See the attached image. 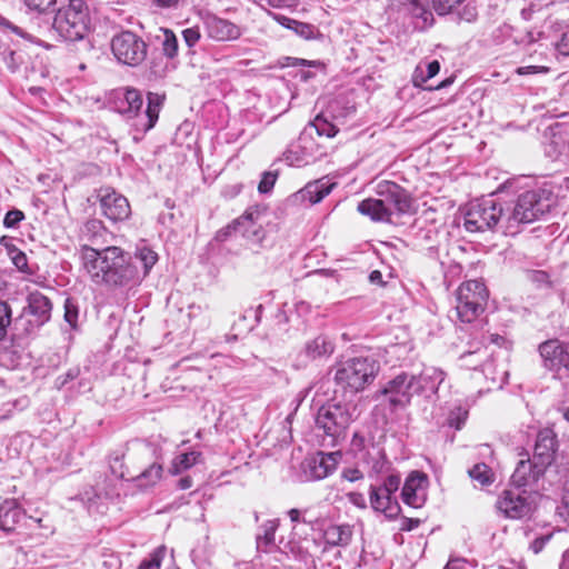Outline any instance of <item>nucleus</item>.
<instances>
[{
    "label": "nucleus",
    "mask_w": 569,
    "mask_h": 569,
    "mask_svg": "<svg viewBox=\"0 0 569 569\" xmlns=\"http://www.w3.org/2000/svg\"><path fill=\"white\" fill-rule=\"evenodd\" d=\"M80 257L84 270L97 284L122 287L140 280L137 267L130 262V256L119 247L94 248L82 244Z\"/></svg>",
    "instance_id": "f257e3e1"
},
{
    "label": "nucleus",
    "mask_w": 569,
    "mask_h": 569,
    "mask_svg": "<svg viewBox=\"0 0 569 569\" xmlns=\"http://www.w3.org/2000/svg\"><path fill=\"white\" fill-rule=\"evenodd\" d=\"M553 204L550 190L538 188L522 192L515 201L503 203L502 234H518L522 226L539 220Z\"/></svg>",
    "instance_id": "f03ea898"
},
{
    "label": "nucleus",
    "mask_w": 569,
    "mask_h": 569,
    "mask_svg": "<svg viewBox=\"0 0 569 569\" xmlns=\"http://www.w3.org/2000/svg\"><path fill=\"white\" fill-rule=\"evenodd\" d=\"M405 10L417 20V27L426 29L435 22L433 13L438 16L453 14L457 21L472 23L478 18L476 0H406Z\"/></svg>",
    "instance_id": "7ed1b4c3"
},
{
    "label": "nucleus",
    "mask_w": 569,
    "mask_h": 569,
    "mask_svg": "<svg viewBox=\"0 0 569 569\" xmlns=\"http://www.w3.org/2000/svg\"><path fill=\"white\" fill-rule=\"evenodd\" d=\"M128 460L136 465L140 471L137 475L128 469L130 481L141 490L157 486L163 478V458L161 448L152 442L136 441L128 448Z\"/></svg>",
    "instance_id": "20e7f679"
},
{
    "label": "nucleus",
    "mask_w": 569,
    "mask_h": 569,
    "mask_svg": "<svg viewBox=\"0 0 569 569\" xmlns=\"http://www.w3.org/2000/svg\"><path fill=\"white\" fill-rule=\"evenodd\" d=\"M54 12L52 22L47 19L44 26L39 24L40 29L54 30L61 39L70 42L80 41L89 33L91 19L84 0H69L67 6Z\"/></svg>",
    "instance_id": "39448f33"
},
{
    "label": "nucleus",
    "mask_w": 569,
    "mask_h": 569,
    "mask_svg": "<svg viewBox=\"0 0 569 569\" xmlns=\"http://www.w3.org/2000/svg\"><path fill=\"white\" fill-rule=\"evenodd\" d=\"M357 418V406L351 401H331L322 405L315 417L316 428L325 440L335 446L343 438L350 423Z\"/></svg>",
    "instance_id": "423d86ee"
},
{
    "label": "nucleus",
    "mask_w": 569,
    "mask_h": 569,
    "mask_svg": "<svg viewBox=\"0 0 569 569\" xmlns=\"http://www.w3.org/2000/svg\"><path fill=\"white\" fill-rule=\"evenodd\" d=\"M27 305L13 319V337L26 339L36 336L50 321L52 302L40 291H32L26 298Z\"/></svg>",
    "instance_id": "0eeeda50"
},
{
    "label": "nucleus",
    "mask_w": 569,
    "mask_h": 569,
    "mask_svg": "<svg viewBox=\"0 0 569 569\" xmlns=\"http://www.w3.org/2000/svg\"><path fill=\"white\" fill-rule=\"evenodd\" d=\"M380 366L369 357H356L341 362L335 372V381L345 390L357 393L373 382Z\"/></svg>",
    "instance_id": "6e6552de"
},
{
    "label": "nucleus",
    "mask_w": 569,
    "mask_h": 569,
    "mask_svg": "<svg viewBox=\"0 0 569 569\" xmlns=\"http://www.w3.org/2000/svg\"><path fill=\"white\" fill-rule=\"evenodd\" d=\"M503 203L482 198L471 201L465 213L463 226L469 232L497 231L502 233Z\"/></svg>",
    "instance_id": "1a4fd4ad"
},
{
    "label": "nucleus",
    "mask_w": 569,
    "mask_h": 569,
    "mask_svg": "<svg viewBox=\"0 0 569 569\" xmlns=\"http://www.w3.org/2000/svg\"><path fill=\"white\" fill-rule=\"evenodd\" d=\"M121 106L119 111L128 117H138V127H141L144 132L154 127L158 121L159 112L163 104L164 96L156 92H149L147 96V108L142 114L140 110L143 104L142 94L138 89L126 88L122 93Z\"/></svg>",
    "instance_id": "9d476101"
},
{
    "label": "nucleus",
    "mask_w": 569,
    "mask_h": 569,
    "mask_svg": "<svg viewBox=\"0 0 569 569\" xmlns=\"http://www.w3.org/2000/svg\"><path fill=\"white\" fill-rule=\"evenodd\" d=\"M488 291L480 280L461 283L457 290L456 315L461 322L470 323L483 312Z\"/></svg>",
    "instance_id": "9b49d317"
},
{
    "label": "nucleus",
    "mask_w": 569,
    "mask_h": 569,
    "mask_svg": "<svg viewBox=\"0 0 569 569\" xmlns=\"http://www.w3.org/2000/svg\"><path fill=\"white\" fill-rule=\"evenodd\" d=\"M111 51L118 62L138 67L147 58L148 44L137 33L126 30L112 37Z\"/></svg>",
    "instance_id": "f8f14e48"
},
{
    "label": "nucleus",
    "mask_w": 569,
    "mask_h": 569,
    "mask_svg": "<svg viewBox=\"0 0 569 569\" xmlns=\"http://www.w3.org/2000/svg\"><path fill=\"white\" fill-rule=\"evenodd\" d=\"M415 388L413 375L403 371L389 379L376 398L382 397L391 411L402 410L411 403Z\"/></svg>",
    "instance_id": "ddd939ff"
},
{
    "label": "nucleus",
    "mask_w": 569,
    "mask_h": 569,
    "mask_svg": "<svg viewBox=\"0 0 569 569\" xmlns=\"http://www.w3.org/2000/svg\"><path fill=\"white\" fill-rule=\"evenodd\" d=\"M497 508L507 518L523 519L532 515L536 505L527 491L505 490L497 500Z\"/></svg>",
    "instance_id": "4468645a"
},
{
    "label": "nucleus",
    "mask_w": 569,
    "mask_h": 569,
    "mask_svg": "<svg viewBox=\"0 0 569 569\" xmlns=\"http://www.w3.org/2000/svg\"><path fill=\"white\" fill-rule=\"evenodd\" d=\"M335 342L327 335H318L305 342L297 353L293 368L297 370L307 368L312 362L327 360L335 351Z\"/></svg>",
    "instance_id": "2eb2a0df"
},
{
    "label": "nucleus",
    "mask_w": 569,
    "mask_h": 569,
    "mask_svg": "<svg viewBox=\"0 0 569 569\" xmlns=\"http://www.w3.org/2000/svg\"><path fill=\"white\" fill-rule=\"evenodd\" d=\"M538 350L547 370L569 373V341L550 339L540 343Z\"/></svg>",
    "instance_id": "dca6fc26"
},
{
    "label": "nucleus",
    "mask_w": 569,
    "mask_h": 569,
    "mask_svg": "<svg viewBox=\"0 0 569 569\" xmlns=\"http://www.w3.org/2000/svg\"><path fill=\"white\" fill-rule=\"evenodd\" d=\"M376 193L385 203L401 214L412 212L413 201L405 188L389 180H381L376 186Z\"/></svg>",
    "instance_id": "f3484780"
},
{
    "label": "nucleus",
    "mask_w": 569,
    "mask_h": 569,
    "mask_svg": "<svg viewBox=\"0 0 569 569\" xmlns=\"http://www.w3.org/2000/svg\"><path fill=\"white\" fill-rule=\"evenodd\" d=\"M102 214L113 222L123 221L131 214L126 197L111 188H101L98 193Z\"/></svg>",
    "instance_id": "a211bd4d"
},
{
    "label": "nucleus",
    "mask_w": 569,
    "mask_h": 569,
    "mask_svg": "<svg viewBox=\"0 0 569 569\" xmlns=\"http://www.w3.org/2000/svg\"><path fill=\"white\" fill-rule=\"evenodd\" d=\"M428 477L426 473L415 470L407 477L402 490V501L412 508H421L427 500Z\"/></svg>",
    "instance_id": "6ab92c4d"
},
{
    "label": "nucleus",
    "mask_w": 569,
    "mask_h": 569,
    "mask_svg": "<svg viewBox=\"0 0 569 569\" xmlns=\"http://www.w3.org/2000/svg\"><path fill=\"white\" fill-rule=\"evenodd\" d=\"M254 216H257V213L246 212L232 223L228 224L226 229L219 231L218 238L222 239V234L228 236L232 232H240L249 241L261 244L266 237V230L261 223L254 220Z\"/></svg>",
    "instance_id": "aec40b11"
},
{
    "label": "nucleus",
    "mask_w": 569,
    "mask_h": 569,
    "mask_svg": "<svg viewBox=\"0 0 569 569\" xmlns=\"http://www.w3.org/2000/svg\"><path fill=\"white\" fill-rule=\"evenodd\" d=\"M338 463L337 452H318L317 455L305 460V473L310 480H321L331 475Z\"/></svg>",
    "instance_id": "412c9836"
},
{
    "label": "nucleus",
    "mask_w": 569,
    "mask_h": 569,
    "mask_svg": "<svg viewBox=\"0 0 569 569\" xmlns=\"http://www.w3.org/2000/svg\"><path fill=\"white\" fill-rule=\"evenodd\" d=\"M203 23L208 37L216 41H232L241 36L239 26L214 14H207L203 18Z\"/></svg>",
    "instance_id": "4be33fe9"
},
{
    "label": "nucleus",
    "mask_w": 569,
    "mask_h": 569,
    "mask_svg": "<svg viewBox=\"0 0 569 569\" xmlns=\"http://www.w3.org/2000/svg\"><path fill=\"white\" fill-rule=\"evenodd\" d=\"M557 449L558 439L556 432L551 428H543L537 435L532 458L548 468L555 460Z\"/></svg>",
    "instance_id": "5701e85b"
},
{
    "label": "nucleus",
    "mask_w": 569,
    "mask_h": 569,
    "mask_svg": "<svg viewBox=\"0 0 569 569\" xmlns=\"http://www.w3.org/2000/svg\"><path fill=\"white\" fill-rule=\"evenodd\" d=\"M547 468L535 458L521 459L511 476V482L517 488L535 485L546 472Z\"/></svg>",
    "instance_id": "b1692460"
},
{
    "label": "nucleus",
    "mask_w": 569,
    "mask_h": 569,
    "mask_svg": "<svg viewBox=\"0 0 569 569\" xmlns=\"http://www.w3.org/2000/svg\"><path fill=\"white\" fill-rule=\"evenodd\" d=\"M369 500L375 511L382 512L387 518H397L400 513V506L396 496L385 492L377 485H371L369 489Z\"/></svg>",
    "instance_id": "393cba45"
},
{
    "label": "nucleus",
    "mask_w": 569,
    "mask_h": 569,
    "mask_svg": "<svg viewBox=\"0 0 569 569\" xmlns=\"http://www.w3.org/2000/svg\"><path fill=\"white\" fill-rule=\"evenodd\" d=\"M445 372L435 367L425 368L419 375H413L416 395L430 397L435 395L445 380Z\"/></svg>",
    "instance_id": "a878e982"
},
{
    "label": "nucleus",
    "mask_w": 569,
    "mask_h": 569,
    "mask_svg": "<svg viewBox=\"0 0 569 569\" xmlns=\"http://www.w3.org/2000/svg\"><path fill=\"white\" fill-rule=\"evenodd\" d=\"M280 526V519L273 518L258 526L256 532L257 549L262 552H271L278 548L276 533Z\"/></svg>",
    "instance_id": "bb28decb"
},
{
    "label": "nucleus",
    "mask_w": 569,
    "mask_h": 569,
    "mask_svg": "<svg viewBox=\"0 0 569 569\" xmlns=\"http://www.w3.org/2000/svg\"><path fill=\"white\" fill-rule=\"evenodd\" d=\"M24 510L14 499H6L0 505V529L4 532H13L24 518Z\"/></svg>",
    "instance_id": "cd10ccee"
},
{
    "label": "nucleus",
    "mask_w": 569,
    "mask_h": 569,
    "mask_svg": "<svg viewBox=\"0 0 569 569\" xmlns=\"http://www.w3.org/2000/svg\"><path fill=\"white\" fill-rule=\"evenodd\" d=\"M108 237L107 228L98 219L88 220L80 230V239L86 242L84 244L94 248H101V246L106 244Z\"/></svg>",
    "instance_id": "c85d7f7f"
},
{
    "label": "nucleus",
    "mask_w": 569,
    "mask_h": 569,
    "mask_svg": "<svg viewBox=\"0 0 569 569\" xmlns=\"http://www.w3.org/2000/svg\"><path fill=\"white\" fill-rule=\"evenodd\" d=\"M358 211L370 217L373 221H389L392 210L389 208L385 200H378L375 198H368L359 202Z\"/></svg>",
    "instance_id": "c756f323"
},
{
    "label": "nucleus",
    "mask_w": 569,
    "mask_h": 569,
    "mask_svg": "<svg viewBox=\"0 0 569 569\" xmlns=\"http://www.w3.org/2000/svg\"><path fill=\"white\" fill-rule=\"evenodd\" d=\"M333 186V183L330 184L328 181L323 180L309 182L305 188L298 191L296 197H299L302 200H308L310 204H315L327 197L331 192Z\"/></svg>",
    "instance_id": "7c9ffc66"
},
{
    "label": "nucleus",
    "mask_w": 569,
    "mask_h": 569,
    "mask_svg": "<svg viewBox=\"0 0 569 569\" xmlns=\"http://www.w3.org/2000/svg\"><path fill=\"white\" fill-rule=\"evenodd\" d=\"M352 527L350 525H331L323 531V539L330 546H347L351 541Z\"/></svg>",
    "instance_id": "2f4dec72"
},
{
    "label": "nucleus",
    "mask_w": 569,
    "mask_h": 569,
    "mask_svg": "<svg viewBox=\"0 0 569 569\" xmlns=\"http://www.w3.org/2000/svg\"><path fill=\"white\" fill-rule=\"evenodd\" d=\"M523 272L527 281L530 282L536 290L549 293L553 289L555 280L548 271L526 269Z\"/></svg>",
    "instance_id": "473e14b6"
},
{
    "label": "nucleus",
    "mask_w": 569,
    "mask_h": 569,
    "mask_svg": "<svg viewBox=\"0 0 569 569\" xmlns=\"http://www.w3.org/2000/svg\"><path fill=\"white\" fill-rule=\"evenodd\" d=\"M361 460L370 466L375 475L381 473L388 463L382 448L376 443H371V450H367V455H363Z\"/></svg>",
    "instance_id": "72a5a7b5"
},
{
    "label": "nucleus",
    "mask_w": 569,
    "mask_h": 569,
    "mask_svg": "<svg viewBox=\"0 0 569 569\" xmlns=\"http://www.w3.org/2000/svg\"><path fill=\"white\" fill-rule=\"evenodd\" d=\"M286 513L291 522L292 536L299 535L300 525H307L312 528L313 525L317 522L316 519L309 517V509L291 508Z\"/></svg>",
    "instance_id": "f704fd0d"
},
{
    "label": "nucleus",
    "mask_w": 569,
    "mask_h": 569,
    "mask_svg": "<svg viewBox=\"0 0 569 569\" xmlns=\"http://www.w3.org/2000/svg\"><path fill=\"white\" fill-rule=\"evenodd\" d=\"M274 19L288 29H292L303 39H312L315 37L316 29L309 23L300 22L280 14L274 16Z\"/></svg>",
    "instance_id": "c9c22d12"
},
{
    "label": "nucleus",
    "mask_w": 569,
    "mask_h": 569,
    "mask_svg": "<svg viewBox=\"0 0 569 569\" xmlns=\"http://www.w3.org/2000/svg\"><path fill=\"white\" fill-rule=\"evenodd\" d=\"M201 457V452L199 451H190L178 455L171 463L170 472L172 475H179L192 466H194L199 458Z\"/></svg>",
    "instance_id": "e433bc0d"
},
{
    "label": "nucleus",
    "mask_w": 569,
    "mask_h": 569,
    "mask_svg": "<svg viewBox=\"0 0 569 569\" xmlns=\"http://www.w3.org/2000/svg\"><path fill=\"white\" fill-rule=\"evenodd\" d=\"M489 352L487 348L479 347L473 351L465 352L460 356V360L468 369L477 370L488 359Z\"/></svg>",
    "instance_id": "4c0bfd02"
},
{
    "label": "nucleus",
    "mask_w": 569,
    "mask_h": 569,
    "mask_svg": "<svg viewBox=\"0 0 569 569\" xmlns=\"http://www.w3.org/2000/svg\"><path fill=\"white\" fill-rule=\"evenodd\" d=\"M134 257L143 266L142 278H144L149 274L151 268L158 261V254L152 249L147 247L146 244L137 247Z\"/></svg>",
    "instance_id": "58836bf2"
},
{
    "label": "nucleus",
    "mask_w": 569,
    "mask_h": 569,
    "mask_svg": "<svg viewBox=\"0 0 569 569\" xmlns=\"http://www.w3.org/2000/svg\"><path fill=\"white\" fill-rule=\"evenodd\" d=\"M30 11L37 12L39 16H47L56 11L57 0H22Z\"/></svg>",
    "instance_id": "ea45409f"
},
{
    "label": "nucleus",
    "mask_w": 569,
    "mask_h": 569,
    "mask_svg": "<svg viewBox=\"0 0 569 569\" xmlns=\"http://www.w3.org/2000/svg\"><path fill=\"white\" fill-rule=\"evenodd\" d=\"M163 32V40L161 42L162 46V52L163 54L169 58L173 59L178 54V39L172 30L170 29H162Z\"/></svg>",
    "instance_id": "a19ab883"
},
{
    "label": "nucleus",
    "mask_w": 569,
    "mask_h": 569,
    "mask_svg": "<svg viewBox=\"0 0 569 569\" xmlns=\"http://www.w3.org/2000/svg\"><path fill=\"white\" fill-rule=\"evenodd\" d=\"M471 479L478 481L481 486L490 485L492 479V472L486 463H477L469 470Z\"/></svg>",
    "instance_id": "79ce46f5"
},
{
    "label": "nucleus",
    "mask_w": 569,
    "mask_h": 569,
    "mask_svg": "<svg viewBox=\"0 0 569 569\" xmlns=\"http://www.w3.org/2000/svg\"><path fill=\"white\" fill-rule=\"evenodd\" d=\"M8 328L13 333L12 311L8 302L0 300V340L7 335Z\"/></svg>",
    "instance_id": "37998d69"
},
{
    "label": "nucleus",
    "mask_w": 569,
    "mask_h": 569,
    "mask_svg": "<svg viewBox=\"0 0 569 569\" xmlns=\"http://www.w3.org/2000/svg\"><path fill=\"white\" fill-rule=\"evenodd\" d=\"M166 555V547L156 548L148 558L143 559L138 569H160L161 562Z\"/></svg>",
    "instance_id": "c03bdc74"
},
{
    "label": "nucleus",
    "mask_w": 569,
    "mask_h": 569,
    "mask_svg": "<svg viewBox=\"0 0 569 569\" xmlns=\"http://www.w3.org/2000/svg\"><path fill=\"white\" fill-rule=\"evenodd\" d=\"M468 418V410L461 406L452 408L448 415L447 423L449 427L460 430Z\"/></svg>",
    "instance_id": "a18cd8bd"
},
{
    "label": "nucleus",
    "mask_w": 569,
    "mask_h": 569,
    "mask_svg": "<svg viewBox=\"0 0 569 569\" xmlns=\"http://www.w3.org/2000/svg\"><path fill=\"white\" fill-rule=\"evenodd\" d=\"M319 136L332 138L337 134L338 128L322 116H317L312 122Z\"/></svg>",
    "instance_id": "49530a36"
},
{
    "label": "nucleus",
    "mask_w": 569,
    "mask_h": 569,
    "mask_svg": "<svg viewBox=\"0 0 569 569\" xmlns=\"http://www.w3.org/2000/svg\"><path fill=\"white\" fill-rule=\"evenodd\" d=\"M79 318V307L74 299L67 298L64 301V320L71 328H77Z\"/></svg>",
    "instance_id": "de8ad7c7"
},
{
    "label": "nucleus",
    "mask_w": 569,
    "mask_h": 569,
    "mask_svg": "<svg viewBox=\"0 0 569 569\" xmlns=\"http://www.w3.org/2000/svg\"><path fill=\"white\" fill-rule=\"evenodd\" d=\"M0 60L11 72H16L21 64L20 56L9 48H6L0 52Z\"/></svg>",
    "instance_id": "09e8293b"
},
{
    "label": "nucleus",
    "mask_w": 569,
    "mask_h": 569,
    "mask_svg": "<svg viewBox=\"0 0 569 569\" xmlns=\"http://www.w3.org/2000/svg\"><path fill=\"white\" fill-rule=\"evenodd\" d=\"M371 443L375 442L358 432L353 435L351 440L352 450L358 455L359 459H361L363 455H367V450H371Z\"/></svg>",
    "instance_id": "8fccbe9b"
},
{
    "label": "nucleus",
    "mask_w": 569,
    "mask_h": 569,
    "mask_svg": "<svg viewBox=\"0 0 569 569\" xmlns=\"http://www.w3.org/2000/svg\"><path fill=\"white\" fill-rule=\"evenodd\" d=\"M9 254L12 260V263L20 271H27L28 269V259L24 252L17 249L16 247L9 248Z\"/></svg>",
    "instance_id": "3c124183"
},
{
    "label": "nucleus",
    "mask_w": 569,
    "mask_h": 569,
    "mask_svg": "<svg viewBox=\"0 0 569 569\" xmlns=\"http://www.w3.org/2000/svg\"><path fill=\"white\" fill-rule=\"evenodd\" d=\"M278 173L273 171H266L259 182L258 190L260 193H268L274 186Z\"/></svg>",
    "instance_id": "603ef678"
},
{
    "label": "nucleus",
    "mask_w": 569,
    "mask_h": 569,
    "mask_svg": "<svg viewBox=\"0 0 569 569\" xmlns=\"http://www.w3.org/2000/svg\"><path fill=\"white\" fill-rule=\"evenodd\" d=\"M24 219V213L19 209L9 210L3 219L6 228H16Z\"/></svg>",
    "instance_id": "864d4df0"
},
{
    "label": "nucleus",
    "mask_w": 569,
    "mask_h": 569,
    "mask_svg": "<svg viewBox=\"0 0 569 569\" xmlns=\"http://www.w3.org/2000/svg\"><path fill=\"white\" fill-rule=\"evenodd\" d=\"M401 483L400 476L398 475H390L388 476L381 485H378L380 488L383 489L385 492H390L395 496V493L398 491Z\"/></svg>",
    "instance_id": "5fc2aeb1"
},
{
    "label": "nucleus",
    "mask_w": 569,
    "mask_h": 569,
    "mask_svg": "<svg viewBox=\"0 0 569 569\" xmlns=\"http://www.w3.org/2000/svg\"><path fill=\"white\" fill-rule=\"evenodd\" d=\"M182 37L189 48H193L200 40L201 33L198 27L187 28L182 31Z\"/></svg>",
    "instance_id": "6e6d98bb"
},
{
    "label": "nucleus",
    "mask_w": 569,
    "mask_h": 569,
    "mask_svg": "<svg viewBox=\"0 0 569 569\" xmlns=\"http://www.w3.org/2000/svg\"><path fill=\"white\" fill-rule=\"evenodd\" d=\"M558 509L560 516L569 518V479L566 481L561 498V505Z\"/></svg>",
    "instance_id": "4d7b16f0"
},
{
    "label": "nucleus",
    "mask_w": 569,
    "mask_h": 569,
    "mask_svg": "<svg viewBox=\"0 0 569 569\" xmlns=\"http://www.w3.org/2000/svg\"><path fill=\"white\" fill-rule=\"evenodd\" d=\"M556 50L563 57H569V30L566 31L560 40L555 43Z\"/></svg>",
    "instance_id": "13d9d810"
},
{
    "label": "nucleus",
    "mask_w": 569,
    "mask_h": 569,
    "mask_svg": "<svg viewBox=\"0 0 569 569\" xmlns=\"http://www.w3.org/2000/svg\"><path fill=\"white\" fill-rule=\"evenodd\" d=\"M552 537V533H548V535H543V536H540V537H537L531 543H530V550L533 552V553H539L543 548L549 542V540L551 539Z\"/></svg>",
    "instance_id": "bf43d9fd"
},
{
    "label": "nucleus",
    "mask_w": 569,
    "mask_h": 569,
    "mask_svg": "<svg viewBox=\"0 0 569 569\" xmlns=\"http://www.w3.org/2000/svg\"><path fill=\"white\" fill-rule=\"evenodd\" d=\"M549 68L543 66H527L517 69V73L521 76L533 74V73H547Z\"/></svg>",
    "instance_id": "052dcab7"
},
{
    "label": "nucleus",
    "mask_w": 569,
    "mask_h": 569,
    "mask_svg": "<svg viewBox=\"0 0 569 569\" xmlns=\"http://www.w3.org/2000/svg\"><path fill=\"white\" fill-rule=\"evenodd\" d=\"M347 498L349 500L350 503H352L353 506L358 507V508H361V509H366L367 508V502H366V498L362 493L360 492H349L347 495Z\"/></svg>",
    "instance_id": "680f3d73"
},
{
    "label": "nucleus",
    "mask_w": 569,
    "mask_h": 569,
    "mask_svg": "<svg viewBox=\"0 0 569 569\" xmlns=\"http://www.w3.org/2000/svg\"><path fill=\"white\" fill-rule=\"evenodd\" d=\"M269 6L280 9H291L297 7L299 0H264Z\"/></svg>",
    "instance_id": "e2e57ef3"
},
{
    "label": "nucleus",
    "mask_w": 569,
    "mask_h": 569,
    "mask_svg": "<svg viewBox=\"0 0 569 569\" xmlns=\"http://www.w3.org/2000/svg\"><path fill=\"white\" fill-rule=\"evenodd\" d=\"M420 519L418 518H408V517H403L401 519V526H400V529L402 531H411L413 529H416L417 527H419L420 525Z\"/></svg>",
    "instance_id": "0e129e2a"
},
{
    "label": "nucleus",
    "mask_w": 569,
    "mask_h": 569,
    "mask_svg": "<svg viewBox=\"0 0 569 569\" xmlns=\"http://www.w3.org/2000/svg\"><path fill=\"white\" fill-rule=\"evenodd\" d=\"M440 71V63L433 60L427 64V76L422 78V81L433 78Z\"/></svg>",
    "instance_id": "69168bd1"
},
{
    "label": "nucleus",
    "mask_w": 569,
    "mask_h": 569,
    "mask_svg": "<svg viewBox=\"0 0 569 569\" xmlns=\"http://www.w3.org/2000/svg\"><path fill=\"white\" fill-rule=\"evenodd\" d=\"M342 477L350 482H355L357 480L362 479L363 476L360 470L350 468L343 471Z\"/></svg>",
    "instance_id": "338daca9"
},
{
    "label": "nucleus",
    "mask_w": 569,
    "mask_h": 569,
    "mask_svg": "<svg viewBox=\"0 0 569 569\" xmlns=\"http://www.w3.org/2000/svg\"><path fill=\"white\" fill-rule=\"evenodd\" d=\"M443 569H465V561L458 558H450Z\"/></svg>",
    "instance_id": "774afa93"
}]
</instances>
